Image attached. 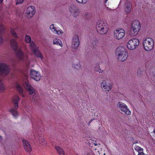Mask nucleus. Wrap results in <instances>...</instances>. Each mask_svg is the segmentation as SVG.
Wrapping results in <instances>:
<instances>
[{"label":"nucleus","instance_id":"nucleus-2","mask_svg":"<svg viewBox=\"0 0 155 155\" xmlns=\"http://www.w3.org/2000/svg\"><path fill=\"white\" fill-rule=\"evenodd\" d=\"M96 29L98 33L103 35L107 33L109 28L106 22L101 20L97 22L96 25Z\"/></svg>","mask_w":155,"mask_h":155},{"label":"nucleus","instance_id":"nucleus-20","mask_svg":"<svg viewBox=\"0 0 155 155\" xmlns=\"http://www.w3.org/2000/svg\"><path fill=\"white\" fill-rule=\"evenodd\" d=\"M20 100V98L17 96H14L12 100V103L14 105V107L15 109H17L18 106V104Z\"/></svg>","mask_w":155,"mask_h":155},{"label":"nucleus","instance_id":"nucleus-7","mask_svg":"<svg viewBox=\"0 0 155 155\" xmlns=\"http://www.w3.org/2000/svg\"><path fill=\"white\" fill-rule=\"evenodd\" d=\"M10 68L8 65L5 63H0V75L6 76L10 72Z\"/></svg>","mask_w":155,"mask_h":155},{"label":"nucleus","instance_id":"nucleus-9","mask_svg":"<svg viewBox=\"0 0 155 155\" xmlns=\"http://www.w3.org/2000/svg\"><path fill=\"white\" fill-rule=\"evenodd\" d=\"M101 87L102 90L105 92H109L112 88V85L108 83V80L107 79L102 81L101 83Z\"/></svg>","mask_w":155,"mask_h":155},{"label":"nucleus","instance_id":"nucleus-8","mask_svg":"<svg viewBox=\"0 0 155 155\" xmlns=\"http://www.w3.org/2000/svg\"><path fill=\"white\" fill-rule=\"evenodd\" d=\"M125 31L122 28H118L115 30L114 32V38L120 40L123 38L124 36Z\"/></svg>","mask_w":155,"mask_h":155},{"label":"nucleus","instance_id":"nucleus-5","mask_svg":"<svg viewBox=\"0 0 155 155\" xmlns=\"http://www.w3.org/2000/svg\"><path fill=\"white\" fill-rule=\"evenodd\" d=\"M23 86L27 91L28 94L34 97L32 100L35 101L37 100V95L35 92V89L30 85L28 81L25 82L23 84Z\"/></svg>","mask_w":155,"mask_h":155},{"label":"nucleus","instance_id":"nucleus-1","mask_svg":"<svg viewBox=\"0 0 155 155\" xmlns=\"http://www.w3.org/2000/svg\"><path fill=\"white\" fill-rule=\"evenodd\" d=\"M17 56L19 60L23 61L27 67H33L34 65V60L28 59L27 54H24L21 50L17 52Z\"/></svg>","mask_w":155,"mask_h":155},{"label":"nucleus","instance_id":"nucleus-27","mask_svg":"<svg viewBox=\"0 0 155 155\" xmlns=\"http://www.w3.org/2000/svg\"><path fill=\"white\" fill-rule=\"evenodd\" d=\"M25 41L28 43H30L31 41V38L29 35H26L25 36Z\"/></svg>","mask_w":155,"mask_h":155},{"label":"nucleus","instance_id":"nucleus-36","mask_svg":"<svg viewBox=\"0 0 155 155\" xmlns=\"http://www.w3.org/2000/svg\"><path fill=\"white\" fill-rule=\"evenodd\" d=\"M4 42V39L2 36H0V45Z\"/></svg>","mask_w":155,"mask_h":155},{"label":"nucleus","instance_id":"nucleus-19","mask_svg":"<svg viewBox=\"0 0 155 155\" xmlns=\"http://www.w3.org/2000/svg\"><path fill=\"white\" fill-rule=\"evenodd\" d=\"M140 30L134 27L131 26L129 31V34L130 35L133 36L136 35L138 32Z\"/></svg>","mask_w":155,"mask_h":155},{"label":"nucleus","instance_id":"nucleus-10","mask_svg":"<svg viewBox=\"0 0 155 155\" xmlns=\"http://www.w3.org/2000/svg\"><path fill=\"white\" fill-rule=\"evenodd\" d=\"M117 107L120 110L124 112L126 115H129L131 114V111L127 106L124 103L119 102L117 104Z\"/></svg>","mask_w":155,"mask_h":155},{"label":"nucleus","instance_id":"nucleus-35","mask_svg":"<svg viewBox=\"0 0 155 155\" xmlns=\"http://www.w3.org/2000/svg\"><path fill=\"white\" fill-rule=\"evenodd\" d=\"M24 1V0H16V4H21Z\"/></svg>","mask_w":155,"mask_h":155},{"label":"nucleus","instance_id":"nucleus-30","mask_svg":"<svg viewBox=\"0 0 155 155\" xmlns=\"http://www.w3.org/2000/svg\"><path fill=\"white\" fill-rule=\"evenodd\" d=\"M16 87L17 90L20 93H22V89L20 86V85L18 84H16Z\"/></svg>","mask_w":155,"mask_h":155},{"label":"nucleus","instance_id":"nucleus-33","mask_svg":"<svg viewBox=\"0 0 155 155\" xmlns=\"http://www.w3.org/2000/svg\"><path fill=\"white\" fill-rule=\"evenodd\" d=\"M5 28L4 25L0 23V31L2 32L4 30Z\"/></svg>","mask_w":155,"mask_h":155},{"label":"nucleus","instance_id":"nucleus-47","mask_svg":"<svg viewBox=\"0 0 155 155\" xmlns=\"http://www.w3.org/2000/svg\"><path fill=\"white\" fill-rule=\"evenodd\" d=\"M105 154L104 153V155H105Z\"/></svg>","mask_w":155,"mask_h":155},{"label":"nucleus","instance_id":"nucleus-43","mask_svg":"<svg viewBox=\"0 0 155 155\" xmlns=\"http://www.w3.org/2000/svg\"><path fill=\"white\" fill-rule=\"evenodd\" d=\"M106 8L107 9H110L109 8H108V7H106Z\"/></svg>","mask_w":155,"mask_h":155},{"label":"nucleus","instance_id":"nucleus-39","mask_svg":"<svg viewBox=\"0 0 155 155\" xmlns=\"http://www.w3.org/2000/svg\"><path fill=\"white\" fill-rule=\"evenodd\" d=\"M138 143V142H137V141H134V142H133V144H136V143Z\"/></svg>","mask_w":155,"mask_h":155},{"label":"nucleus","instance_id":"nucleus-17","mask_svg":"<svg viewBox=\"0 0 155 155\" xmlns=\"http://www.w3.org/2000/svg\"><path fill=\"white\" fill-rule=\"evenodd\" d=\"M50 28L52 32L54 34L57 35H59L63 33V31L61 29H57V28L54 26V25L52 24L50 27Z\"/></svg>","mask_w":155,"mask_h":155},{"label":"nucleus","instance_id":"nucleus-12","mask_svg":"<svg viewBox=\"0 0 155 155\" xmlns=\"http://www.w3.org/2000/svg\"><path fill=\"white\" fill-rule=\"evenodd\" d=\"M69 11L71 15L75 18L78 16L80 13L79 8L75 5H71L69 8Z\"/></svg>","mask_w":155,"mask_h":155},{"label":"nucleus","instance_id":"nucleus-42","mask_svg":"<svg viewBox=\"0 0 155 155\" xmlns=\"http://www.w3.org/2000/svg\"><path fill=\"white\" fill-rule=\"evenodd\" d=\"M94 146H97V144H95V143H94Z\"/></svg>","mask_w":155,"mask_h":155},{"label":"nucleus","instance_id":"nucleus-21","mask_svg":"<svg viewBox=\"0 0 155 155\" xmlns=\"http://www.w3.org/2000/svg\"><path fill=\"white\" fill-rule=\"evenodd\" d=\"M130 4V2L126 1L124 4L125 12L126 13H129L131 10Z\"/></svg>","mask_w":155,"mask_h":155},{"label":"nucleus","instance_id":"nucleus-24","mask_svg":"<svg viewBox=\"0 0 155 155\" xmlns=\"http://www.w3.org/2000/svg\"><path fill=\"white\" fill-rule=\"evenodd\" d=\"M53 44L54 45H58L61 47L62 46V43L61 41L59 39L57 38H55L54 40Z\"/></svg>","mask_w":155,"mask_h":155},{"label":"nucleus","instance_id":"nucleus-32","mask_svg":"<svg viewBox=\"0 0 155 155\" xmlns=\"http://www.w3.org/2000/svg\"><path fill=\"white\" fill-rule=\"evenodd\" d=\"M77 2L79 3L85 4L87 2V0H76Z\"/></svg>","mask_w":155,"mask_h":155},{"label":"nucleus","instance_id":"nucleus-44","mask_svg":"<svg viewBox=\"0 0 155 155\" xmlns=\"http://www.w3.org/2000/svg\"><path fill=\"white\" fill-rule=\"evenodd\" d=\"M3 0H0L1 2H3Z\"/></svg>","mask_w":155,"mask_h":155},{"label":"nucleus","instance_id":"nucleus-31","mask_svg":"<svg viewBox=\"0 0 155 155\" xmlns=\"http://www.w3.org/2000/svg\"><path fill=\"white\" fill-rule=\"evenodd\" d=\"M134 148L135 150L138 152H140V151H143V149L141 147L137 146H135Z\"/></svg>","mask_w":155,"mask_h":155},{"label":"nucleus","instance_id":"nucleus-16","mask_svg":"<svg viewBox=\"0 0 155 155\" xmlns=\"http://www.w3.org/2000/svg\"><path fill=\"white\" fill-rule=\"evenodd\" d=\"M22 142L24 149L26 151L29 152L32 150V148L28 140L24 139L23 140Z\"/></svg>","mask_w":155,"mask_h":155},{"label":"nucleus","instance_id":"nucleus-25","mask_svg":"<svg viewBox=\"0 0 155 155\" xmlns=\"http://www.w3.org/2000/svg\"><path fill=\"white\" fill-rule=\"evenodd\" d=\"M10 32L12 36L15 39L18 38V36L17 35L15 31L12 28L10 30Z\"/></svg>","mask_w":155,"mask_h":155},{"label":"nucleus","instance_id":"nucleus-13","mask_svg":"<svg viewBox=\"0 0 155 155\" xmlns=\"http://www.w3.org/2000/svg\"><path fill=\"white\" fill-rule=\"evenodd\" d=\"M30 76L31 78L36 81H39L41 77L39 72L33 69L30 71Z\"/></svg>","mask_w":155,"mask_h":155},{"label":"nucleus","instance_id":"nucleus-23","mask_svg":"<svg viewBox=\"0 0 155 155\" xmlns=\"http://www.w3.org/2000/svg\"><path fill=\"white\" fill-rule=\"evenodd\" d=\"M55 149L57 150L58 153L60 155H64V150L59 146H56L55 147Z\"/></svg>","mask_w":155,"mask_h":155},{"label":"nucleus","instance_id":"nucleus-28","mask_svg":"<svg viewBox=\"0 0 155 155\" xmlns=\"http://www.w3.org/2000/svg\"><path fill=\"white\" fill-rule=\"evenodd\" d=\"M73 67L76 70H80L81 69V65L80 63L74 64Z\"/></svg>","mask_w":155,"mask_h":155},{"label":"nucleus","instance_id":"nucleus-18","mask_svg":"<svg viewBox=\"0 0 155 155\" xmlns=\"http://www.w3.org/2000/svg\"><path fill=\"white\" fill-rule=\"evenodd\" d=\"M11 46L14 51H16L18 47V44L17 41L14 39H12L10 41Z\"/></svg>","mask_w":155,"mask_h":155},{"label":"nucleus","instance_id":"nucleus-11","mask_svg":"<svg viewBox=\"0 0 155 155\" xmlns=\"http://www.w3.org/2000/svg\"><path fill=\"white\" fill-rule=\"evenodd\" d=\"M30 46L34 54L38 57L40 58L41 59H42L43 56L33 41H31L30 43Z\"/></svg>","mask_w":155,"mask_h":155},{"label":"nucleus","instance_id":"nucleus-38","mask_svg":"<svg viewBox=\"0 0 155 155\" xmlns=\"http://www.w3.org/2000/svg\"><path fill=\"white\" fill-rule=\"evenodd\" d=\"M87 155H94V154L92 151H90L87 153Z\"/></svg>","mask_w":155,"mask_h":155},{"label":"nucleus","instance_id":"nucleus-29","mask_svg":"<svg viewBox=\"0 0 155 155\" xmlns=\"http://www.w3.org/2000/svg\"><path fill=\"white\" fill-rule=\"evenodd\" d=\"M5 90V87L2 80H0V93L4 92Z\"/></svg>","mask_w":155,"mask_h":155},{"label":"nucleus","instance_id":"nucleus-26","mask_svg":"<svg viewBox=\"0 0 155 155\" xmlns=\"http://www.w3.org/2000/svg\"><path fill=\"white\" fill-rule=\"evenodd\" d=\"M9 111L11 113L14 117H16L18 116V113L17 110L12 108Z\"/></svg>","mask_w":155,"mask_h":155},{"label":"nucleus","instance_id":"nucleus-37","mask_svg":"<svg viewBox=\"0 0 155 155\" xmlns=\"http://www.w3.org/2000/svg\"><path fill=\"white\" fill-rule=\"evenodd\" d=\"M144 153L143 152V150L141 151H140V152H138V155H144Z\"/></svg>","mask_w":155,"mask_h":155},{"label":"nucleus","instance_id":"nucleus-41","mask_svg":"<svg viewBox=\"0 0 155 155\" xmlns=\"http://www.w3.org/2000/svg\"><path fill=\"white\" fill-rule=\"evenodd\" d=\"M92 120H93L92 119L90 121H89L90 123H91V122L92 121Z\"/></svg>","mask_w":155,"mask_h":155},{"label":"nucleus","instance_id":"nucleus-22","mask_svg":"<svg viewBox=\"0 0 155 155\" xmlns=\"http://www.w3.org/2000/svg\"><path fill=\"white\" fill-rule=\"evenodd\" d=\"M131 26L135 28H137L139 30H140V22L139 21L135 20L133 21Z\"/></svg>","mask_w":155,"mask_h":155},{"label":"nucleus","instance_id":"nucleus-4","mask_svg":"<svg viewBox=\"0 0 155 155\" xmlns=\"http://www.w3.org/2000/svg\"><path fill=\"white\" fill-rule=\"evenodd\" d=\"M144 49L147 51H150L153 48L154 42L153 39L150 37L145 38L143 42Z\"/></svg>","mask_w":155,"mask_h":155},{"label":"nucleus","instance_id":"nucleus-14","mask_svg":"<svg viewBox=\"0 0 155 155\" xmlns=\"http://www.w3.org/2000/svg\"><path fill=\"white\" fill-rule=\"evenodd\" d=\"M80 42L78 35L76 34L74 35L71 42V47L73 48L76 49L79 45Z\"/></svg>","mask_w":155,"mask_h":155},{"label":"nucleus","instance_id":"nucleus-34","mask_svg":"<svg viewBox=\"0 0 155 155\" xmlns=\"http://www.w3.org/2000/svg\"><path fill=\"white\" fill-rule=\"evenodd\" d=\"M40 143L43 146H45L46 143L44 139H40Z\"/></svg>","mask_w":155,"mask_h":155},{"label":"nucleus","instance_id":"nucleus-45","mask_svg":"<svg viewBox=\"0 0 155 155\" xmlns=\"http://www.w3.org/2000/svg\"><path fill=\"white\" fill-rule=\"evenodd\" d=\"M139 71H140V70H139V71H137V74L138 73V72H139Z\"/></svg>","mask_w":155,"mask_h":155},{"label":"nucleus","instance_id":"nucleus-6","mask_svg":"<svg viewBox=\"0 0 155 155\" xmlns=\"http://www.w3.org/2000/svg\"><path fill=\"white\" fill-rule=\"evenodd\" d=\"M139 41L137 39L133 38L130 39L127 44V47L130 50L135 49L139 45Z\"/></svg>","mask_w":155,"mask_h":155},{"label":"nucleus","instance_id":"nucleus-46","mask_svg":"<svg viewBox=\"0 0 155 155\" xmlns=\"http://www.w3.org/2000/svg\"><path fill=\"white\" fill-rule=\"evenodd\" d=\"M108 0H105V2H106Z\"/></svg>","mask_w":155,"mask_h":155},{"label":"nucleus","instance_id":"nucleus-3","mask_svg":"<svg viewBox=\"0 0 155 155\" xmlns=\"http://www.w3.org/2000/svg\"><path fill=\"white\" fill-rule=\"evenodd\" d=\"M116 54L118 60L121 61L125 60L128 56V53L126 49L123 47H119L117 49Z\"/></svg>","mask_w":155,"mask_h":155},{"label":"nucleus","instance_id":"nucleus-15","mask_svg":"<svg viewBox=\"0 0 155 155\" xmlns=\"http://www.w3.org/2000/svg\"><path fill=\"white\" fill-rule=\"evenodd\" d=\"M35 8L33 6L28 7L26 10V13L28 17L31 18L33 16L35 12Z\"/></svg>","mask_w":155,"mask_h":155},{"label":"nucleus","instance_id":"nucleus-40","mask_svg":"<svg viewBox=\"0 0 155 155\" xmlns=\"http://www.w3.org/2000/svg\"><path fill=\"white\" fill-rule=\"evenodd\" d=\"M153 76L155 77V71H153Z\"/></svg>","mask_w":155,"mask_h":155}]
</instances>
